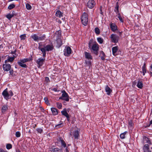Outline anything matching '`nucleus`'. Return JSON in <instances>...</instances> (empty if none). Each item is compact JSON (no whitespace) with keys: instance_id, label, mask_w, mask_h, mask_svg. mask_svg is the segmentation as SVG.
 Masks as SVG:
<instances>
[{"instance_id":"nucleus-19","label":"nucleus","mask_w":152,"mask_h":152,"mask_svg":"<svg viewBox=\"0 0 152 152\" xmlns=\"http://www.w3.org/2000/svg\"><path fill=\"white\" fill-rule=\"evenodd\" d=\"M59 142H60L62 145L64 147H66V144L65 141L63 140L61 138H59Z\"/></svg>"},{"instance_id":"nucleus-48","label":"nucleus","mask_w":152,"mask_h":152,"mask_svg":"<svg viewBox=\"0 0 152 152\" xmlns=\"http://www.w3.org/2000/svg\"><path fill=\"white\" fill-rule=\"evenodd\" d=\"M44 100L45 101V102L48 104L49 103V101L48 100V99L47 97H45L44 98Z\"/></svg>"},{"instance_id":"nucleus-15","label":"nucleus","mask_w":152,"mask_h":152,"mask_svg":"<svg viewBox=\"0 0 152 152\" xmlns=\"http://www.w3.org/2000/svg\"><path fill=\"white\" fill-rule=\"evenodd\" d=\"M143 149L144 152H151L149 148V146L148 144H145L144 145Z\"/></svg>"},{"instance_id":"nucleus-4","label":"nucleus","mask_w":152,"mask_h":152,"mask_svg":"<svg viewBox=\"0 0 152 152\" xmlns=\"http://www.w3.org/2000/svg\"><path fill=\"white\" fill-rule=\"evenodd\" d=\"M110 38L112 42L116 43L118 42L119 37L115 34H112L110 35Z\"/></svg>"},{"instance_id":"nucleus-14","label":"nucleus","mask_w":152,"mask_h":152,"mask_svg":"<svg viewBox=\"0 0 152 152\" xmlns=\"http://www.w3.org/2000/svg\"><path fill=\"white\" fill-rule=\"evenodd\" d=\"M45 48L47 51H49L52 50L53 48V45H47L45 46Z\"/></svg>"},{"instance_id":"nucleus-31","label":"nucleus","mask_w":152,"mask_h":152,"mask_svg":"<svg viewBox=\"0 0 152 152\" xmlns=\"http://www.w3.org/2000/svg\"><path fill=\"white\" fill-rule=\"evenodd\" d=\"M39 49L42 52V53H46V50L45 48V47H44V48H43L40 46L39 47Z\"/></svg>"},{"instance_id":"nucleus-2","label":"nucleus","mask_w":152,"mask_h":152,"mask_svg":"<svg viewBox=\"0 0 152 152\" xmlns=\"http://www.w3.org/2000/svg\"><path fill=\"white\" fill-rule=\"evenodd\" d=\"M81 22L82 24L84 26H86L88 22V17L87 14L84 12L81 17Z\"/></svg>"},{"instance_id":"nucleus-38","label":"nucleus","mask_w":152,"mask_h":152,"mask_svg":"<svg viewBox=\"0 0 152 152\" xmlns=\"http://www.w3.org/2000/svg\"><path fill=\"white\" fill-rule=\"evenodd\" d=\"M15 7V4H12L9 5L8 7V9L9 10H11L12 9L14 8Z\"/></svg>"},{"instance_id":"nucleus-55","label":"nucleus","mask_w":152,"mask_h":152,"mask_svg":"<svg viewBox=\"0 0 152 152\" xmlns=\"http://www.w3.org/2000/svg\"><path fill=\"white\" fill-rule=\"evenodd\" d=\"M151 124H152V120L150 121L149 124L148 126V127L150 126Z\"/></svg>"},{"instance_id":"nucleus-64","label":"nucleus","mask_w":152,"mask_h":152,"mask_svg":"<svg viewBox=\"0 0 152 152\" xmlns=\"http://www.w3.org/2000/svg\"><path fill=\"white\" fill-rule=\"evenodd\" d=\"M150 74H151V76H152V72H150Z\"/></svg>"},{"instance_id":"nucleus-43","label":"nucleus","mask_w":152,"mask_h":152,"mask_svg":"<svg viewBox=\"0 0 152 152\" xmlns=\"http://www.w3.org/2000/svg\"><path fill=\"white\" fill-rule=\"evenodd\" d=\"M12 148V145L10 144H7L6 145V148L7 149H10Z\"/></svg>"},{"instance_id":"nucleus-1","label":"nucleus","mask_w":152,"mask_h":152,"mask_svg":"<svg viewBox=\"0 0 152 152\" xmlns=\"http://www.w3.org/2000/svg\"><path fill=\"white\" fill-rule=\"evenodd\" d=\"M92 41L90 40L88 43V47L90 49H91L94 51V53L97 55L98 51L99 50V45L96 42L93 43L92 45Z\"/></svg>"},{"instance_id":"nucleus-53","label":"nucleus","mask_w":152,"mask_h":152,"mask_svg":"<svg viewBox=\"0 0 152 152\" xmlns=\"http://www.w3.org/2000/svg\"><path fill=\"white\" fill-rule=\"evenodd\" d=\"M129 124L130 126H132V123L131 121H129Z\"/></svg>"},{"instance_id":"nucleus-47","label":"nucleus","mask_w":152,"mask_h":152,"mask_svg":"<svg viewBox=\"0 0 152 152\" xmlns=\"http://www.w3.org/2000/svg\"><path fill=\"white\" fill-rule=\"evenodd\" d=\"M59 149L57 148H55L53 149L52 151L54 152H58Z\"/></svg>"},{"instance_id":"nucleus-50","label":"nucleus","mask_w":152,"mask_h":152,"mask_svg":"<svg viewBox=\"0 0 152 152\" xmlns=\"http://www.w3.org/2000/svg\"><path fill=\"white\" fill-rule=\"evenodd\" d=\"M0 152H7V151L4 150L3 149L0 148Z\"/></svg>"},{"instance_id":"nucleus-60","label":"nucleus","mask_w":152,"mask_h":152,"mask_svg":"<svg viewBox=\"0 0 152 152\" xmlns=\"http://www.w3.org/2000/svg\"><path fill=\"white\" fill-rule=\"evenodd\" d=\"M119 35H121L122 34V31H121V32H119Z\"/></svg>"},{"instance_id":"nucleus-5","label":"nucleus","mask_w":152,"mask_h":152,"mask_svg":"<svg viewBox=\"0 0 152 152\" xmlns=\"http://www.w3.org/2000/svg\"><path fill=\"white\" fill-rule=\"evenodd\" d=\"M71 51V49L69 47H66L64 50V55L65 56L68 57L70 55Z\"/></svg>"},{"instance_id":"nucleus-18","label":"nucleus","mask_w":152,"mask_h":152,"mask_svg":"<svg viewBox=\"0 0 152 152\" xmlns=\"http://www.w3.org/2000/svg\"><path fill=\"white\" fill-rule=\"evenodd\" d=\"M75 139H78L79 137V132L78 131H75L73 133Z\"/></svg>"},{"instance_id":"nucleus-29","label":"nucleus","mask_w":152,"mask_h":152,"mask_svg":"<svg viewBox=\"0 0 152 152\" xmlns=\"http://www.w3.org/2000/svg\"><path fill=\"white\" fill-rule=\"evenodd\" d=\"M142 72L143 73V75H145V74L146 72V71L145 68V64H144L143 66L142 67Z\"/></svg>"},{"instance_id":"nucleus-32","label":"nucleus","mask_w":152,"mask_h":152,"mask_svg":"<svg viewBox=\"0 0 152 152\" xmlns=\"http://www.w3.org/2000/svg\"><path fill=\"white\" fill-rule=\"evenodd\" d=\"M127 133V132H124L121 133L120 135V138H121L122 139H124L125 138V135Z\"/></svg>"},{"instance_id":"nucleus-10","label":"nucleus","mask_w":152,"mask_h":152,"mask_svg":"<svg viewBox=\"0 0 152 152\" xmlns=\"http://www.w3.org/2000/svg\"><path fill=\"white\" fill-rule=\"evenodd\" d=\"M15 57L13 56V57H10L9 55H8L7 59L5 60V63H7L8 62H12L15 58Z\"/></svg>"},{"instance_id":"nucleus-62","label":"nucleus","mask_w":152,"mask_h":152,"mask_svg":"<svg viewBox=\"0 0 152 152\" xmlns=\"http://www.w3.org/2000/svg\"><path fill=\"white\" fill-rule=\"evenodd\" d=\"M16 152H20V151L19 150H17Z\"/></svg>"},{"instance_id":"nucleus-16","label":"nucleus","mask_w":152,"mask_h":152,"mask_svg":"<svg viewBox=\"0 0 152 152\" xmlns=\"http://www.w3.org/2000/svg\"><path fill=\"white\" fill-rule=\"evenodd\" d=\"M31 37L35 41L38 42L39 41V36L36 34H34L31 36Z\"/></svg>"},{"instance_id":"nucleus-9","label":"nucleus","mask_w":152,"mask_h":152,"mask_svg":"<svg viewBox=\"0 0 152 152\" xmlns=\"http://www.w3.org/2000/svg\"><path fill=\"white\" fill-rule=\"evenodd\" d=\"M3 69L4 71H8L11 69V66L9 64L5 63L3 66Z\"/></svg>"},{"instance_id":"nucleus-61","label":"nucleus","mask_w":152,"mask_h":152,"mask_svg":"<svg viewBox=\"0 0 152 152\" xmlns=\"http://www.w3.org/2000/svg\"><path fill=\"white\" fill-rule=\"evenodd\" d=\"M58 22L59 23H61V20H59L58 21Z\"/></svg>"},{"instance_id":"nucleus-26","label":"nucleus","mask_w":152,"mask_h":152,"mask_svg":"<svg viewBox=\"0 0 152 152\" xmlns=\"http://www.w3.org/2000/svg\"><path fill=\"white\" fill-rule=\"evenodd\" d=\"M18 64L22 67L26 68L27 67V65L26 64H23L24 63H23L21 61H19L18 63Z\"/></svg>"},{"instance_id":"nucleus-49","label":"nucleus","mask_w":152,"mask_h":152,"mask_svg":"<svg viewBox=\"0 0 152 152\" xmlns=\"http://www.w3.org/2000/svg\"><path fill=\"white\" fill-rule=\"evenodd\" d=\"M8 93L9 94H10L9 96H12L13 95V93H12V91H10Z\"/></svg>"},{"instance_id":"nucleus-22","label":"nucleus","mask_w":152,"mask_h":152,"mask_svg":"<svg viewBox=\"0 0 152 152\" xmlns=\"http://www.w3.org/2000/svg\"><path fill=\"white\" fill-rule=\"evenodd\" d=\"M51 110L53 114L54 115H56L58 114V111L57 109L54 108H52Z\"/></svg>"},{"instance_id":"nucleus-57","label":"nucleus","mask_w":152,"mask_h":152,"mask_svg":"<svg viewBox=\"0 0 152 152\" xmlns=\"http://www.w3.org/2000/svg\"><path fill=\"white\" fill-rule=\"evenodd\" d=\"M66 152H69V150L68 149V147H66Z\"/></svg>"},{"instance_id":"nucleus-45","label":"nucleus","mask_w":152,"mask_h":152,"mask_svg":"<svg viewBox=\"0 0 152 152\" xmlns=\"http://www.w3.org/2000/svg\"><path fill=\"white\" fill-rule=\"evenodd\" d=\"M15 135L17 137H19L20 136V133L19 132H17L15 133Z\"/></svg>"},{"instance_id":"nucleus-40","label":"nucleus","mask_w":152,"mask_h":152,"mask_svg":"<svg viewBox=\"0 0 152 152\" xmlns=\"http://www.w3.org/2000/svg\"><path fill=\"white\" fill-rule=\"evenodd\" d=\"M20 37L21 38V39L25 40L26 37V34H23L20 35Z\"/></svg>"},{"instance_id":"nucleus-42","label":"nucleus","mask_w":152,"mask_h":152,"mask_svg":"<svg viewBox=\"0 0 152 152\" xmlns=\"http://www.w3.org/2000/svg\"><path fill=\"white\" fill-rule=\"evenodd\" d=\"M26 9L28 10H30L31 8V6L28 4H26Z\"/></svg>"},{"instance_id":"nucleus-13","label":"nucleus","mask_w":152,"mask_h":152,"mask_svg":"<svg viewBox=\"0 0 152 152\" xmlns=\"http://www.w3.org/2000/svg\"><path fill=\"white\" fill-rule=\"evenodd\" d=\"M85 64V67L87 69H89L91 68V63L90 61H86Z\"/></svg>"},{"instance_id":"nucleus-36","label":"nucleus","mask_w":152,"mask_h":152,"mask_svg":"<svg viewBox=\"0 0 152 152\" xmlns=\"http://www.w3.org/2000/svg\"><path fill=\"white\" fill-rule=\"evenodd\" d=\"M118 18L120 20L121 22L123 23L124 21L123 20L122 18L121 17V16L120 14L119 13H118L117 14V15Z\"/></svg>"},{"instance_id":"nucleus-30","label":"nucleus","mask_w":152,"mask_h":152,"mask_svg":"<svg viewBox=\"0 0 152 152\" xmlns=\"http://www.w3.org/2000/svg\"><path fill=\"white\" fill-rule=\"evenodd\" d=\"M31 60V58H25L23 59L20 60L23 63H25L26 62L30 61Z\"/></svg>"},{"instance_id":"nucleus-28","label":"nucleus","mask_w":152,"mask_h":152,"mask_svg":"<svg viewBox=\"0 0 152 152\" xmlns=\"http://www.w3.org/2000/svg\"><path fill=\"white\" fill-rule=\"evenodd\" d=\"M46 38L45 35V34H43L42 35H41L40 37H39V41H42L44 40H45Z\"/></svg>"},{"instance_id":"nucleus-54","label":"nucleus","mask_w":152,"mask_h":152,"mask_svg":"<svg viewBox=\"0 0 152 152\" xmlns=\"http://www.w3.org/2000/svg\"><path fill=\"white\" fill-rule=\"evenodd\" d=\"M16 52V50H15L14 51H11V53L12 54H15Z\"/></svg>"},{"instance_id":"nucleus-44","label":"nucleus","mask_w":152,"mask_h":152,"mask_svg":"<svg viewBox=\"0 0 152 152\" xmlns=\"http://www.w3.org/2000/svg\"><path fill=\"white\" fill-rule=\"evenodd\" d=\"M38 132L39 133H41L43 132V129L42 128H38L36 129Z\"/></svg>"},{"instance_id":"nucleus-51","label":"nucleus","mask_w":152,"mask_h":152,"mask_svg":"<svg viewBox=\"0 0 152 152\" xmlns=\"http://www.w3.org/2000/svg\"><path fill=\"white\" fill-rule=\"evenodd\" d=\"M45 80L47 82H48L49 81V79L48 77H45Z\"/></svg>"},{"instance_id":"nucleus-39","label":"nucleus","mask_w":152,"mask_h":152,"mask_svg":"<svg viewBox=\"0 0 152 152\" xmlns=\"http://www.w3.org/2000/svg\"><path fill=\"white\" fill-rule=\"evenodd\" d=\"M57 107L58 109H61L62 108V104L61 103L59 102H57L56 103Z\"/></svg>"},{"instance_id":"nucleus-7","label":"nucleus","mask_w":152,"mask_h":152,"mask_svg":"<svg viewBox=\"0 0 152 152\" xmlns=\"http://www.w3.org/2000/svg\"><path fill=\"white\" fill-rule=\"evenodd\" d=\"M9 94L7 91V88L5 89L2 93V95L6 100H8L9 99Z\"/></svg>"},{"instance_id":"nucleus-33","label":"nucleus","mask_w":152,"mask_h":152,"mask_svg":"<svg viewBox=\"0 0 152 152\" xmlns=\"http://www.w3.org/2000/svg\"><path fill=\"white\" fill-rule=\"evenodd\" d=\"M14 16V15L13 14H9L7 15L6 16V17L7 18L9 19V20H10L13 16Z\"/></svg>"},{"instance_id":"nucleus-58","label":"nucleus","mask_w":152,"mask_h":152,"mask_svg":"<svg viewBox=\"0 0 152 152\" xmlns=\"http://www.w3.org/2000/svg\"><path fill=\"white\" fill-rule=\"evenodd\" d=\"M43 56L44 57L45 56L46 53H43Z\"/></svg>"},{"instance_id":"nucleus-17","label":"nucleus","mask_w":152,"mask_h":152,"mask_svg":"<svg viewBox=\"0 0 152 152\" xmlns=\"http://www.w3.org/2000/svg\"><path fill=\"white\" fill-rule=\"evenodd\" d=\"M55 15L57 17L60 18L63 16V13L61 12L60 10H57L56 13Z\"/></svg>"},{"instance_id":"nucleus-46","label":"nucleus","mask_w":152,"mask_h":152,"mask_svg":"<svg viewBox=\"0 0 152 152\" xmlns=\"http://www.w3.org/2000/svg\"><path fill=\"white\" fill-rule=\"evenodd\" d=\"M57 42L58 43H59V46H60L61 45H62V42H61V39H58L57 40Z\"/></svg>"},{"instance_id":"nucleus-23","label":"nucleus","mask_w":152,"mask_h":152,"mask_svg":"<svg viewBox=\"0 0 152 152\" xmlns=\"http://www.w3.org/2000/svg\"><path fill=\"white\" fill-rule=\"evenodd\" d=\"M143 83L142 82L139 80L138 81L137 86L140 88H142L143 87Z\"/></svg>"},{"instance_id":"nucleus-27","label":"nucleus","mask_w":152,"mask_h":152,"mask_svg":"<svg viewBox=\"0 0 152 152\" xmlns=\"http://www.w3.org/2000/svg\"><path fill=\"white\" fill-rule=\"evenodd\" d=\"M99 56L101 58L102 60H104V59L105 56V54L104 53L103 51L101 52Z\"/></svg>"},{"instance_id":"nucleus-3","label":"nucleus","mask_w":152,"mask_h":152,"mask_svg":"<svg viewBox=\"0 0 152 152\" xmlns=\"http://www.w3.org/2000/svg\"><path fill=\"white\" fill-rule=\"evenodd\" d=\"M62 96L59 97V99H62L68 102L69 100V96L68 94L65 92V91H62Z\"/></svg>"},{"instance_id":"nucleus-11","label":"nucleus","mask_w":152,"mask_h":152,"mask_svg":"<svg viewBox=\"0 0 152 152\" xmlns=\"http://www.w3.org/2000/svg\"><path fill=\"white\" fill-rule=\"evenodd\" d=\"M111 30L113 32H115L117 30V26L115 24L111 23L110 24Z\"/></svg>"},{"instance_id":"nucleus-63","label":"nucleus","mask_w":152,"mask_h":152,"mask_svg":"<svg viewBox=\"0 0 152 152\" xmlns=\"http://www.w3.org/2000/svg\"><path fill=\"white\" fill-rule=\"evenodd\" d=\"M100 11H102V9L101 7H100Z\"/></svg>"},{"instance_id":"nucleus-12","label":"nucleus","mask_w":152,"mask_h":152,"mask_svg":"<svg viewBox=\"0 0 152 152\" xmlns=\"http://www.w3.org/2000/svg\"><path fill=\"white\" fill-rule=\"evenodd\" d=\"M84 54L85 58H86L89 60H91L92 59V57L90 53L85 52Z\"/></svg>"},{"instance_id":"nucleus-8","label":"nucleus","mask_w":152,"mask_h":152,"mask_svg":"<svg viewBox=\"0 0 152 152\" xmlns=\"http://www.w3.org/2000/svg\"><path fill=\"white\" fill-rule=\"evenodd\" d=\"M45 60V58H39L36 61V63L38 65V67L42 66Z\"/></svg>"},{"instance_id":"nucleus-52","label":"nucleus","mask_w":152,"mask_h":152,"mask_svg":"<svg viewBox=\"0 0 152 152\" xmlns=\"http://www.w3.org/2000/svg\"><path fill=\"white\" fill-rule=\"evenodd\" d=\"M10 75H12L13 74V71L12 70H10Z\"/></svg>"},{"instance_id":"nucleus-6","label":"nucleus","mask_w":152,"mask_h":152,"mask_svg":"<svg viewBox=\"0 0 152 152\" xmlns=\"http://www.w3.org/2000/svg\"><path fill=\"white\" fill-rule=\"evenodd\" d=\"M95 5V3L94 0H89L87 3V6L89 8L92 9Z\"/></svg>"},{"instance_id":"nucleus-21","label":"nucleus","mask_w":152,"mask_h":152,"mask_svg":"<svg viewBox=\"0 0 152 152\" xmlns=\"http://www.w3.org/2000/svg\"><path fill=\"white\" fill-rule=\"evenodd\" d=\"M118 46H115L112 48V52L114 55H115V53L118 51Z\"/></svg>"},{"instance_id":"nucleus-59","label":"nucleus","mask_w":152,"mask_h":152,"mask_svg":"<svg viewBox=\"0 0 152 152\" xmlns=\"http://www.w3.org/2000/svg\"><path fill=\"white\" fill-rule=\"evenodd\" d=\"M66 118H67V120L69 121V115H68V117H66Z\"/></svg>"},{"instance_id":"nucleus-56","label":"nucleus","mask_w":152,"mask_h":152,"mask_svg":"<svg viewBox=\"0 0 152 152\" xmlns=\"http://www.w3.org/2000/svg\"><path fill=\"white\" fill-rule=\"evenodd\" d=\"M62 124L61 123H60V124H58L57 125H56V127H58V126H60Z\"/></svg>"},{"instance_id":"nucleus-20","label":"nucleus","mask_w":152,"mask_h":152,"mask_svg":"<svg viewBox=\"0 0 152 152\" xmlns=\"http://www.w3.org/2000/svg\"><path fill=\"white\" fill-rule=\"evenodd\" d=\"M105 90L106 92L108 95H110V94L112 92V90L107 86H106Z\"/></svg>"},{"instance_id":"nucleus-35","label":"nucleus","mask_w":152,"mask_h":152,"mask_svg":"<svg viewBox=\"0 0 152 152\" xmlns=\"http://www.w3.org/2000/svg\"><path fill=\"white\" fill-rule=\"evenodd\" d=\"M118 3L117 2L116 3V7L115 8V9L114 10V11L116 13H119L118 11Z\"/></svg>"},{"instance_id":"nucleus-41","label":"nucleus","mask_w":152,"mask_h":152,"mask_svg":"<svg viewBox=\"0 0 152 152\" xmlns=\"http://www.w3.org/2000/svg\"><path fill=\"white\" fill-rule=\"evenodd\" d=\"M95 31L97 34H99L100 33V30L98 28H95Z\"/></svg>"},{"instance_id":"nucleus-24","label":"nucleus","mask_w":152,"mask_h":152,"mask_svg":"<svg viewBox=\"0 0 152 152\" xmlns=\"http://www.w3.org/2000/svg\"><path fill=\"white\" fill-rule=\"evenodd\" d=\"M61 113L62 115L65 116L66 117H68V115H69L67 113L66 109H64L63 110L61 111Z\"/></svg>"},{"instance_id":"nucleus-34","label":"nucleus","mask_w":152,"mask_h":152,"mask_svg":"<svg viewBox=\"0 0 152 152\" xmlns=\"http://www.w3.org/2000/svg\"><path fill=\"white\" fill-rule=\"evenodd\" d=\"M144 140L145 141H146V142L148 143L150 145H151L152 143L151 142L149 138L147 137H146L145 138Z\"/></svg>"},{"instance_id":"nucleus-37","label":"nucleus","mask_w":152,"mask_h":152,"mask_svg":"<svg viewBox=\"0 0 152 152\" xmlns=\"http://www.w3.org/2000/svg\"><path fill=\"white\" fill-rule=\"evenodd\" d=\"M97 40L98 42L100 44H102L103 41V39L100 37L97 38Z\"/></svg>"},{"instance_id":"nucleus-25","label":"nucleus","mask_w":152,"mask_h":152,"mask_svg":"<svg viewBox=\"0 0 152 152\" xmlns=\"http://www.w3.org/2000/svg\"><path fill=\"white\" fill-rule=\"evenodd\" d=\"M7 105H3L2 108H1L2 111L1 112L3 113H4L7 110Z\"/></svg>"}]
</instances>
